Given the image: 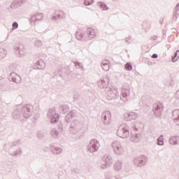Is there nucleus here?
Here are the masks:
<instances>
[{
	"label": "nucleus",
	"mask_w": 179,
	"mask_h": 179,
	"mask_svg": "<svg viewBox=\"0 0 179 179\" xmlns=\"http://www.w3.org/2000/svg\"><path fill=\"white\" fill-rule=\"evenodd\" d=\"M96 37V31L93 28H88L85 33L77 31L76 38L78 41H87Z\"/></svg>",
	"instance_id": "nucleus-1"
},
{
	"label": "nucleus",
	"mask_w": 179,
	"mask_h": 179,
	"mask_svg": "<svg viewBox=\"0 0 179 179\" xmlns=\"http://www.w3.org/2000/svg\"><path fill=\"white\" fill-rule=\"evenodd\" d=\"M83 127V122L79 120H75L70 125L69 132L70 134H78Z\"/></svg>",
	"instance_id": "nucleus-2"
},
{
	"label": "nucleus",
	"mask_w": 179,
	"mask_h": 179,
	"mask_svg": "<svg viewBox=\"0 0 179 179\" xmlns=\"http://www.w3.org/2000/svg\"><path fill=\"white\" fill-rule=\"evenodd\" d=\"M106 99L107 100H117L120 95L118 94V88L117 87H107L106 88Z\"/></svg>",
	"instance_id": "nucleus-3"
},
{
	"label": "nucleus",
	"mask_w": 179,
	"mask_h": 179,
	"mask_svg": "<svg viewBox=\"0 0 179 179\" xmlns=\"http://www.w3.org/2000/svg\"><path fill=\"white\" fill-rule=\"evenodd\" d=\"M120 138H128L129 136V127L127 124H122L117 131Z\"/></svg>",
	"instance_id": "nucleus-4"
},
{
	"label": "nucleus",
	"mask_w": 179,
	"mask_h": 179,
	"mask_svg": "<svg viewBox=\"0 0 179 179\" xmlns=\"http://www.w3.org/2000/svg\"><path fill=\"white\" fill-rule=\"evenodd\" d=\"M48 117L50 120L51 124H57L59 121V115L57 113L55 108L49 109L48 113Z\"/></svg>",
	"instance_id": "nucleus-5"
},
{
	"label": "nucleus",
	"mask_w": 179,
	"mask_h": 179,
	"mask_svg": "<svg viewBox=\"0 0 179 179\" xmlns=\"http://www.w3.org/2000/svg\"><path fill=\"white\" fill-rule=\"evenodd\" d=\"M21 109H22V117L24 118H29V117H31V115H33V110H34L33 105L27 104L24 106H22Z\"/></svg>",
	"instance_id": "nucleus-6"
},
{
	"label": "nucleus",
	"mask_w": 179,
	"mask_h": 179,
	"mask_svg": "<svg viewBox=\"0 0 179 179\" xmlns=\"http://www.w3.org/2000/svg\"><path fill=\"white\" fill-rule=\"evenodd\" d=\"M133 163L136 167H143L148 163V157L141 155L134 159Z\"/></svg>",
	"instance_id": "nucleus-7"
},
{
	"label": "nucleus",
	"mask_w": 179,
	"mask_h": 179,
	"mask_svg": "<svg viewBox=\"0 0 179 179\" xmlns=\"http://www.w3.org/2000/svg\"><path fill=\"white\" fill-rule=\"evenodd\" d=\"M152 111L155 117H162V114H163V111H164L163 103L159 101L154 103Z\"/></svg>",
	"instance_id": "nucleus-8"
},
{
	"label": "nucleus",
	"mask_w": 179,
	"mask_h": 179,
	"mask_svg": "<svg viewBox=\"0 0 179 179\" xmlns=\"http://www.w3.org/2000/svg\"><path fill=\"white\" fill-rule=\"evenodd\" d=\"M131 93V89L128 84H126L122 87V96L120 97V100L122 101H128V99H129V94Z\"/></svg>",
	"instance_id": "nucleus-9"
},
{
	"label": "nucleus",
	"mask_w": 179,
	"mask_h": 179,
	"mask_svg": "<svg viewBox=\"0 0 179 179\" xmlns=\"http://www.w3.org/2000/svg\"><path fill=\"white\" fill-rule=\"evenodd\" d=\"M99 148H100V143L99 141L96 139H93L90 141L87 146V150L90 152V153H95L99 150Z\"/></svg>",
	"instance_id": "nucleus-10"
},
{
	"label": "nucleus",
	"mask_w": 179,
	"mask_h": 179,
	"mask_svg": "<svg viewBox=\"0 0 179 179\" xmlns=\"http://www.w3.org/2000/svg\"><path fill=\"white\" fill-rule=\"evenodd\" d=\"M112 148L113 149L114 153L118 156L124 155V148L121 145V143L119 141H114L112 143Z\"/></svg>",
	"instance_id": "nucleus-11"
},
{
	"label": "nucleus",
	"mask_w": 179,
	"mask_h": 179,
	"mask_svg": "<svg viewBox=\"0 0 179 179\" xmlns=\"http://www.w3.org/2000/svg\"><path fill=\"white\" fill-rule=\"evenodd\" d=\"M130 140L134 143H138L141 141V134L138 132V129L134 128L130 134Z\"/></svg>",
	"instance_id": "nucleus-12"
},
{
	"label": "nucleus",
	"mask_w": 179,
	"mask_h": 179,
	"mask_svg": "<svg viewBox=\"0 0 179 179\" xmlns=\"http://www.w3.org/2000/svg\"><path fill=\"white\" fill-rule=\"evenodd\" d=\"M102 122L105 125H108L111 123V112L106 110L101 115Z\"/></svg>",
	"instance_id": "nucleus-13"
},
{
	"label": "nucleus",
	"mask_w": 179,
	"mask_h": 179,
	"mask_svg": "<svg viewBox=\"0 0 179 179\" xmlns=\"http://www.w3.org/2000/svg\"><path fill=\"white\" fill-rule=\"evenodd\" d=\"M110 83V78H108V76H106L105 78H101L100 80L98 81L97 85L99 89H107V86Z\"/></svg>",
	"instance_id": "nucleus-14"
},
{
	"label": "nucleus",
	"mask_w": 179,
	"mask_h": 179,
	"mask_svg": "<svg viewBox=\"0 0 179 179\" xmlns=\"http://www.w3.org/2000/svg\"><path fill=\"white\" fill-rule=\"evenodd\" d=\"M8 80L13 83L19 84L22 82V77L15 72H11L8 76Z\"/></svg>",
	"instance_id": "nucleus-15"
},
{
	"label": "nucleus",
	"mask_w": 179,
	"mask_h": 179,
	"mask_svg": "<svg viewBox=\"0 0 179 179\" xmlns=\"http://www.w3.org/2000/svg\"><path fill=\"white\" fill-rule=\"evenodd\" d=\"M44 17V15L43 13H37L32 15L30 19L29 22L32 26H34L37 22H40Z\"/></svg>",
	"instance_id": "nucleus-16"
},
{
	"label": "nucleus",
	"mask_w": 179,
	"mask_h": 179,
	"mask_svg": "<svg viewBox=\"0 0 179 179\" xmlns=\"http://www.w3.org/2000/svg\"><path fill=\"white\" fill-rule=\"evenodd\" d=\"M23 117V113H22V108H17L13 112V118L14 120H19Z\"/></svg>",
	"instance_id": "nucleus-17"
},
{
	"label": "nucleus",
	"mask_w": 179,
	"mask_h": 179,
	"mask_svg": "<svg viewBox=\"0 0 179 179\" xmlns=\"http://www.w3.org/2000/svg\"><path fill=\"white\" fill-rule=\"evenodd\" d=\"M172 120H173L176 125L179 126V109L174 110L172 112Z\"/></svg>",
	"instance_id": "nucleus-18"
},
{
	"label": "nucleus",
	"mask_w": 179,
	"mask_h": 179,
	"mask_svg": "<svg viewBox=\"0 0 179 179\" xmlns=\"http://www.w3.org/2000/svg\"><path fill=\"white\" fill-rule=\"evenodd\" d=\"M34 69H44L45 68V63L43 60H38L33 66Z\"/></svg>",
	"instance_id": "nucleus-19"
},
{
	"label": "nucleus",
	"mask_w": 179,
	"mask_h": 179,
	"mask_svg": "<svg viewBox=\"0 0 179 179\" xmlns=\"http://www.w3.org/2000/svg\"><path fill=\"white\" fill-rule=\"evenodd\" d=\"M50 152H52L53 155H61V153H62V148L60 147L51 145Z\"/></svg>",
	"instance_id": "nucleus-20"
},
{
	"label": "nucleus",
	"mask_w": 179,
	"mask_h": 179,
	"mask_svg": "<svg viewBox=\"0 0 179 179\" xmlns=\"http://www.w3.org/2000/svg\"><path fill=\"white\" fill-rule=\"evenodd\" d=\"M22 3H23V0H14L10 4V8L11 9H17Z\"/></svg>",
	"instance_id": "nucleus-21"
},
{
	"label": "nucleus",
	"mask_w": 179,
	"mask_h": 179,
	"mask_svg": "<svg viewBox=\"0 0 179 179\" xmlns=\"http://www.w3.org/2000/svg\"><path fill=\"white\" fill-rule=\"evenodd\" d=\"M102 161L104 162V163H106L107 164H109L111 166L113 164V157L111 155H105L102 157Z\"/></svg>",
	"instance_id": "nucleus-22"
},
{
	"label": "nucleus",
	"mask_w": 179,
	"mask_h": 179,
	"mask_svg": "<svg viewBox=\"0 0 179 179\" xmlns=\"http://www.w3.org/2000/svg\"><path fill=\"white\" fill-rule=\"evenodd\" d=\"M101 66L103 71H105L106 72H107V71L110 70V62H108V60H103L101 63Z\"/></svg>",
	"instance_id": "nucleus-23"
},
{
	"label": "nucleus",
	"mask_w": 179,
	"mask_h": 179,
	"mask_svg": "<svg viewBox=\"0 0 179 179\" xmlns=\"http://www.w3.org/2000/svg\"><path fill=\"white\" fill-rule=\"evenodd\" d=\"M179 16V3L176 4L173 10V20H177Z\"/></svg>",
	"instance_id": "nucleus-24"
},
{
	"label": "nucleus",
	"mask_w": 179,
	"mask_h": 179,
	"mask_svg": "<svg viewBox=\"0 0 179 179\" xmlns=\"http://www.w3.org/2000/svg\"><path fill=\"white\" fill-rule=\"evenodd\" d=\"M59 111L61 113V114H66L68 111H69V106L67 105H62L59 107Z\"/></svg>",
	"instance_id": "nucleus-25"
},
{
	"label": "nucleus",
	"mask_w": 179,
	"mask_h": 179,
	"mask_svg": "<svg viewBox=\"0 0 179 179\" xmlns=\"http://www.w3.org/2000/svg\"><path fill=\"white\" fill-rule=\"evenodd\" d=\"M115 171H120L122 169V162L117 160L113 166Z\"/></svg>",
	"instance_id": "nucleus-26"
},
{
	"label": "nucleus",
	"mask_w": 179,
	"mask_h": 179,
	"mask_svg": "<svg viewBox=\"0 0 179 179\" xmlns=\"http://www.w3.org/2000/svg\"><path fill=\"white\" fill-rule=\"evenodd\" d=\"M50 135L55 139H58L59 138V132L57 131V129L52 128L50 131Z\"/></svg>",
	"instance_id": "nucleus-27"
},
{
	"label": "nucleus",
	"mask_w": 179,
	"mask_h": 179,
	"mask_svg": "<svg viewBox=\"0 0 179 179\" xmlns=\"http://www.w3.org/2000/svg\"><path fill=\"white\" fill-rule=\"evenodd\" d=\"M73 111L69 112L65 117L64 121L65 122H67V124H69L72 121V118H73Z\"/></svg>",
	"instance_id": "nucleus-28"
},
{
	"label": "nucleus",
	"mask_w": 179,
	"mask_h": 179,
	"mask_svg": "<svg viewBox=\"0 0 179 179\" xmlns=\"http://www.w3.org/2000/svg\"><path fill=\"white\" fill-rule=\"evenodd\" d=\"M57 19H65V13L64 12H60L59 14H56L52 17V20H57Z\"/></svg>",
	"instance_id": "nucleus-29"
},
{
	"label": "nucleus",
	"mask_w": 179,
	"mask_h": 179,
	"mask_svg": "<svg viewBox=\"0 0 179 179\" xmlns=\"http://www.w3.org/2000/svg\"><path fill=\"white\" fill-rule=\"evenodd\" d=\"M15 50L17 52L20 54V55H23L24 54V50L23 49V45H19L15 48Z\"/></svg>",
	"instance_id": "nucleus-30"
},
{
	"label": "nucleus",
	"mask_w": 179,
	"mask_h": 179,
	"mask_svg": "<svg viewBox=\"0 0 179 179\" xmlns=\"http://www.w3.org/2000/svg\"><path fill=\"white\" fill-rule=\"evenodd\" d=\"M157 145L158 146H163L164 145V138L163 137V135H160L157 139Z\"/></svg>",
	"instance_id": "nucleus-31"
},
{
	"label": "nucleus",
	"mask_w": 179,
	"mask_h": 179,
	"mask_svg": "<svg viewBox=\"0 0 179 179\" xmlns=\"http://www.w3.org/2000/svg\"><path fill=\"white\" fill-rule=\"evenodd\" d=\"M97 5L101 9H102V10H108V7L107 6V4H106V3L103 1H99L98 2Z\"/></svg>",
	"instance_id": "nucleus-32"
},
{
	"label": "nucleus",
	"mask_w": 179,
	"mask_h": 179,
	"mask_svg": "<svg viewBox=\"0 0 179 179\" xmlns=\"http://www.w3.org/2000/svg\"><path fill=\"white\" fill-rule=\"evenodd\" d=\"M178 137L177 136H171L170 138H169V143L170 145H177L178 141Z\"/></svg>",
	"instance_id": "nucleus-33"
},
{
	"label": "nucleus",
	"mask_w": 179,
	"mask_h": 179,
	"mask_svg": "<svg viewBox=\"0 0 179 179\" xmlns=\"http://www.w3.org/2000/svg\"><path fill=\"white\" fill-rule=\"evenodd\" d=\"M179 59V50H176L173 56L171 57L172 62H177Z\"/></svg>",
	"instance_id": "nucleus-34"
},
{
	"label": "nucleus",
	"mask_w": 179,
	"mask_h": 179,
	"mask_svg": "<svg viewBox=\"0 0 179 179\" xmlns=\"http://www.w3.org/2000/svg\"><path fill=\"white\" fill-rule=\"evenodd\" d=\"M9 71H10V72H16V71H17V64H10L9 66Z\"/></svg>",
	"instance_id": "nucleus-35"
},
{
	"label": "nucleus",
	"mask_w": 179,
	"mask_h": 179,
	"mask_svg": "<svg viewBox=\"0 0 179 179\" xmlns=\"http://www.w3.org/2000/svg\"><path fill=\"white\" fill-rule=\"evenodd\" d=\"M6 54H7L6 50L3 48H0V58H4Z\"/></svg>",
	"instance_id": "nucleus-36"
},
{
	"label": "nucleus",
	"mask_w": 179,
	"mask_h": 179,
	"mask_svg": "<svg viewBox=\"0 0 179 179\" xmlns=\"http://www.w3.org/2000/svg\"><path fill=\"white\" fill-rule=\"evenodd\" d=\"M22 149H18L13 153H10L11 156H22Z\"/></svg>",
	"instance_id": "nucleus-37"
},
{
	"label": "nucleus",
	"mask_w": 179,
	"mask_h": 179,
	"mask_svg": "<svg viewBox=\"0 0 179 179\" xmlns=\"http://www.w3.org/2000/svg\"><path fill=\"white\" fill-rule=\"evenodd\" d=\"M130 120H136L138 118V114H136L135 112H130Z\"/></svg>",
	"instance_id": "nucleus-38"
},
{
	"label": "nucleus",
	"mask_w": 179,
	"mask_h": 179,
	"mask_svg": "<svg viewBox=\"0 0 179 179\" xmlns=\"http://www.w3.org/2000/svg\"><path fill=\"white\" fill-rule=\"evenodd\" d=\"M94 2V0H84V5L86 6H90Z\"/></svg>",
	"instance_id": "nucleus-39"
},
{
	"label": "nucleus",
	"mask_w": 179,
	"mask_h": 179,
	"mask_svg": "<svg viewBox=\"0 0 179 179\" xmlns=\"http://www.w3.org/2000/svg\"><path fill=\"white\" fill-rule=\"evenodd\" d=\"M75 66L77 68V69H83V66L82 64L79 62H76L75 63Z\"/></svg>",
	"instance_id": "nucleus-40"
},
{
	"label": "nucleus",
	"mask_w": 179,
	"mask_h": 179,
	"mask_svg": "<svg viewBox=\"0 0 179 179\" xmlns=\"http://www.w3.org/2000/svg\"><path fill=\"white\" fill-rule=\"evenodd\" d=\"M17 27H19V24H17V22H13L12 29H11L10 31H13V30H16V29H17Z\"/></svg>",
	"instance_id": "nucleus-41"
},
{
	"label": "nucleus",
	"mask_w": 179,
	"mask_h": 179,
	"mask_svg": "<svg viewBox=\"0 0 179 179\" xmlns=\"http://www.w3.org/2000/svg\"><path fill=\"white\" fill-rule=\"evenodd\" d=\"M124 68L126 71H132V64L131 63H127Z\"/></svg>",
	"instance_id": "nucleus-42"
},
{
	"label": "nucleus",
	"mask_w": 179,
	"mask_h": 179,
	"mask_svg": "<svg viewBox=\"0 0 179 179\" xmlns=\"http://www.w3.org/2000/svg\"><path fill=\"white\" fill-rule=\"evenodd\" d=\"M36 136L38 139H43L44 138V133L43 131H38Z\"/></svg>",
	"instance_id": "nucleus-43"
},
{
	"label": "nucleus",
	"mask_w": 179,
	"mask_h": 179,
	"mask_svg": "<svg viewBox=\"0 0 179 179\" xmlns=\"http://www.w3.org/2000/svg\"><path fill=\"white\" fill-rule=\"evenodd\" d=\"M35 45L36 47H37L38 48L41 47V45H43V42H41V41H36L35 42Z\"/></svg>",
	"instance_id": "nucleus-44"
},
{
	"label": "nucleus",
	"mask_w": 179,
	"mask_h": 179,
	"mask_svg": "<svg viewBox=\"0 0 179 179\" xmlns=\"http://www.w3.org/2000/svg\"><path fill=\"white\" fill-rule=\"evenodd\" d=\"M124 117L125 121H131L130 113H124Z\"/></svg>",
	"instance_id": "nucleus-45"
},
{
	"label": "nucleus",
	"mask_w": 179,
	"mask_h": 179,
	"mask_svg": "<svg viewBox=\"0 0 179 179\" xmlns=\"http://www.w3.org/2000/svg\"><path fill=\"white\" fill-rule=\"evenodd\" d=\"M110 164L105 162V164H103L101 165V169L102 170H106V169H107V167H110Z\"/></svg>",
	"instance_id": "nucleus-46"
},
{
	"label": "nucleus",
	"mask_w": 179,
	"mask_h": 179,
	"mask_svg": "<svg viewBox=\"0 0 179 179\" xmlns=\"http://www.w3.org/2000/svg\"><path fill=\"white\" fill-rule=\"evenodd\" d=\"M74 101H79L80 100V95L76 94L73 96Z\"/></svg>",
	"instance_id": "nucleus-47"
},
{
	"label": "nucleus",
	"mask_w": 179,
	"mask_h": 179,
	"mask_svg": "<svg viewBox=\"0 0 179 179\" xmlns=\"http://www.w3.org/2000/svg\"><path fill=\"white\" fill-rule=\"evenodd\" d=\"M22 143L20 140H17V141H14L13 143V146H17V145H20Z\"/></svg>",
	"instance_id": "nucleus-48"
},
{
	"label": "nucleus",
	"mask_w": 179,
	"mask_h": 179,
	"mask_svg": "<svg viewBox=\"0 0 179 179\" xmlns=\"http://www.w3.org/2000/svg\"><path fill=\"white\" fill-rule=\"evenodd\" d=\"M71 171H72V173H73L74 174H78V173H79V169H73L72 170H71Z\"/></svg>",
	"instance_id": "nucleus-49"
},
{
	"label": "nucleus",
	"mask_w": 179,
	"mask_h": 179,
	"mask_svg": "<svg viewBox=\"0 0 179 179\" xmlns=\"http://www.w3.org/2000/svg\"><path fill=\"white\" fill-rule=\"evenodd\" d=\"M131 38H132V37L131 36H129L128 38H125L124 39L125 43H127V44H129L130 43L129 40H131Z\"/></svg>",
	"instance_id": "nucleus-50"
},
{
	"label": "nucleus",
	"mask_w": 179,
	"mask_h": 179,
	"mask_svg": "<svg viewBox=\"0 0 179 179\" xmlns=\"http://www.w3.org/2000/svg\"><path fill=\"white\" fill-rule=\"evenodd\" d=\"M150 40L152 41H155V40H157V36H152L150 37Z\"/></svg>",
	"instance_id": "nucleus-51"
},
{
	"label": "nucleus",
	"mask_w": 179,
	"mask_h": 179,
	"mask_svg": "<svg viewBox=\"0 0 179 179\" xmlns=\"http://www.w3.org/2000/svg\"><path fill=\"white\" fill-rule=\"evenodd\" d=\"M157 57H159V55H158L157 54H156V53H154V54H152V58H154V59L157 58Z\"/></svg>",
	"instance_id": "nucleus-52"
},
{
	"label": "nucleus",
	"mask_w": 179,
	"mask_h": 179,
	"mask_svg": "<svg viewBox=\"0 0 179 179\" xmlns=\"http://www.w3.org/2000/svg\"><path fill=\"white\" fill-rule=\"evenodd\" d=\"M175 97H176V99H179V90L176 92V93L175 94Z\"/></svg>",
	"instance_id": "nucleus-53"
},
{
	"label": "nucleus",
	"mask_w": 179,
	"mask_h": 179,
	"mask_svg": "<svg viewBox=\"0 0 179 179\" xmlns=\"http://www.w3.org/2000/svg\"><path fill=\"white\" fill-rule=\"evenodd\" d=\"M159 23H160V24H163V19L159 20Z\"/></svg>",
	"instance_id": "nucleus-54"
},
{
	"label": "nucleus",
	"mask_w": 179,
	"mask_h": 179,
	"mask_svg": "<svg viewBox=\"0 0 179 179\" xmlns=\"http://www.w3.org/2000/svg\"><path fill=\"white\" fill-rule=\"evenodd\" d=\"M115 179H121V178H120V176H115Z\"/></svg>",
	"instance_id": "nucleus-55"
},
{
	"label": "nucleus",
	"mask_w": 179,
	"mask_h": 179,
	"mask_svg": "<svg viewBox=\"0 0 179 179\" xmlns=\"http://www.w3.org/2000/svg\"><path fill=\"white\" fill-rule=\"evenodd\" d=\"M113 1V2H118V1H120V0H112Z\"/></svg>",
	"instance_id": "nucleus-56"
}]
</instances>
